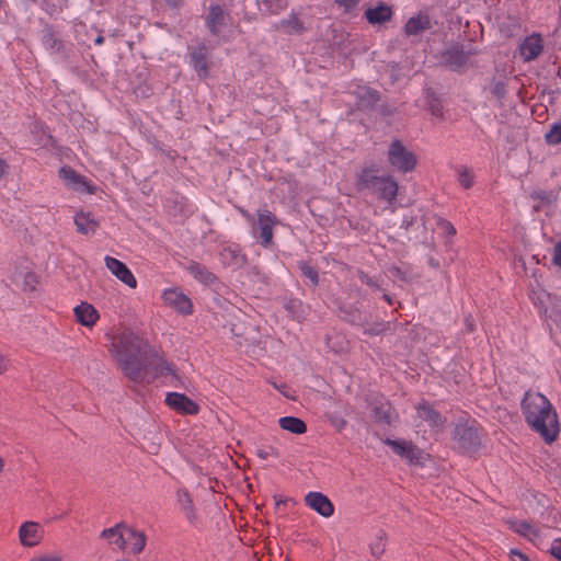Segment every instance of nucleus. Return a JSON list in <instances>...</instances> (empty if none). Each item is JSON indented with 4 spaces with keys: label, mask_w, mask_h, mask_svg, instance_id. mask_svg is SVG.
Returning a JSON list of instances; mask_svg holds the SVG:
<instances>
[{
    "label": "nucleus",
    "mask_w": 561,
    "mask_h": 561,
    "mask_svg": "<svg viewBox=\"0 0 561 561\" xmlns=\"http://www.w3.org/2000/svg\"><path fill=\"white\" fill-rule=\"evenodd\" d=\"M522 412L529 425L546 443H553L560 432L558 414L547 397L527 392L522 401Z\"/></svg>",
    "instance_id": "obj_1"
},
{
    "label": "nucleus",
    "mask_w": 561,
    "mask_h": 561,
    "mask_svg": "<svg viewBox=\"0 0 561 561\" xmlns=\"http://www.w3.org/2000/svg\"><path fill=\"white\" fill-rule=\"evenodd\" d=\"M146 342L137 334L126 331L114 337L111 354L122 366L125 374L134 376L138 370V356L145 350Z\"/></svg>",
    "instance_id": "obj_2"
},
{
    "label": "nucleus",
    "mask_w": 561,
    "mask_h": 561,
    "mask_svg": "<svg viewBox=\"0 0 561 561\" xmlns=\"http://www.w3.org/2000/svg\"><path fill=\"white\" fill-rule=\"evenodd\" d=\"M100 537L108 547L131 554L140 553L146 546L144 533L126 524H117L106 528L100 534Z\"/></svg>",
    "instance_id": "obj_3"
},
{
    "label": "nucleus",
    "mask_w": 561,
    "mask_h": 561,
    "mask_svg": "<svg viewBox=\"0 0 561 561\" xmlns=\"http://www.w3.org/2000/svg\"><path fill=\"white\" fill-rule=\"evenodd\" d=\"M359 185L370 190L385 201L394 199L398 193V183L390 175H379L374 168H367L359 174Z\"/></svg>",
    "instance_id": "obj_4"
},
{
    "label": "nucleus",
    "mask_w": 561,
    "mask_h": 561,
    "mask_svg": "<svg viewBox=\"0 0 561 561\" xmlns=\"http://www.w3.org/2000/svg\"><path fill=\"white\" fill-rule=\"evenodd\" d=\"M45 528L36 520L25 519L16 528V542L22 549H34L39 547L45 540Z\"/></svg>",
    "instance_id": "obj_5"
},
{
    "label": "nucleus",
    "mask_w": 561,
    "mask_h": 561,
    "mask_svg": "<svg viewBox=\"0 0 561 561\" xmlns=\"http://www.w3.org/2000/svg\"><path fill=\"white\" fill-rule=\"evenodd\" d=\"M388 162L393 170L408 173L415 169L417 157L401 141L394 140L388 148Z\"/></svg>",
    "instance_id": "obj_6"
},
{
    "label": "nucleus",
    "mask_w": 561,
    "mask_h": 561,
    "mask_svg": "<svg viewBox=\"0 0 561 561\" xmlns=\"http://www.w3.org/2000/svg\"><path fill=\"white\" fill-rule=\"evenodd\" d=\"M104 265L107 271L125 286L130 289H135L137 287L138 283L135 275L124 262L114 256L105 255Z\"/></svg>",
    "instance_id": "obj_7"
},
{
    "label": "nucleus",
    "mask_w": 561,
    "mask_h": 561,
    "mask_svg": "<svg viewBox=\"0 0 561 561\" xmlns=\"http://www.w3.org/2000/svg\"><path fill=\"white\" fill-rule=\"evenodd\" d=\"M162 300L164 305L181 314L187 316L193 312L191 299L178 287L164 289Z\"/></svg>",
    "instance_id": "obj_8"
},
{
    "label": "nucleus",
    "mask_w": 561,
    "mask_h": 561,
    "mask_svg": "<svg viewBox=\"0 0 561 561\" xmlns=\"http://www.w3.org/2000/svg\"><path fill=\"white\" fill-rule=\"evenodd\" d=\"M165 403L173 411L184 415H195L199 411L195 401L179 392H169L165 396Z\"/></svg>",
    "instance_id": "obj_9"
},
{
    "label": "nucleus",
    "mask_w": 561,
    "mask_h": 561,
    "mask_svg": "<svg viewBox=\"0 0 561 561\" xmlns=\"http://www.w3.org/2000/svg\"><path fill=\"white\" fill-rule=\"evenodd\" d=\"M306 505L324 518L334 514V505L331 500L321 492L311 491L305 496Z\"/></svg>",
    "instance_id": "obj_10"
},
{
    "label": "nucleus",
    "mask_w": 561,
    "mask_h": 561,
    "mask_svg": "<svg viewBox=\"0 0 561 561\" xmlns=\"http://www.w3.org/2000/svg\"><path fill=\"white\" fill-rule=\"evenodd\" d=\"M59 175L64 183L71 190L79 193H93L94 187L87 178L77 173L68 167H64L59 171Z\"/></svg>",
    "instance_id": "obj_11"
},
{
    "label": "nucleus",
    "mask_w": 561,
    "mask_h": 561,
    "mask_svg": "<svg viewBox=\"0 0 561 561\" xmlns=\"http://www.w3.org/2000/svg\"><path fill=\"white\" fill-rule=\"evenodd\" d=\"M385 444L390 446L397 455L408 460L409 462H417L422 454L412 443L401 439H386Z\"/></svg>",
    "instance_id": "obj_12"
},
{
    "label": "nucleus",
    "mask_w": 561,
    "mask_h": 561,
    "mask_svg": "<svg viewBox=\"0 0 561 561\" xmlns=\"http://www.w3.org/2000/svg\"><path fill=\"white\" fill-rule=\"evenodd\" d=\"M11 277L12 282L24 291H35L39 285L38 276L27 267L16 268Z\"/></svg>",
    "instance_id": "obj_13"
},
{
    "label": "nucleus",
    "mask_w": 561,
    "mask_h": 561,
    "mask_svg": "<svg viewBox=\"0 0 561 561\" xmlns=\"http://www.w3.org/2000/svg\"><path fill=\"white\" fill-rule=\"evenodd\" d=\"M533 302L539 308V312L548 320L556 323L561 321V316L556 309H549L547 302L550 300V294L543 289L534 290L531 294Z\"/></svg>",
    "instance_id": "obj_14"
},
{
    "label": "nucleus",
    "mask_w": 561,
    "mask_h": 561,
    "mask_svg": "<svg viewBox=\"0 0 561 561\" xmlns=\"http://www.w3.org/2000/svg\"><path fill=\"white\" fill-rule=\"evenodd\" d=\"M72 219L77 231L82 234L95 233L100 226V220L94 213H75Z\"/></svg>",
    "instance_id": "obj_15"
},
{
    "label": "nucleus",
    "mask_w": 561,
    "mask_h": 561,
    "mask_svg": "<svg viewBox=\"0 0 561 561\" xmlns=\"http://www.w3.org/2000/svg\"><path fill=\"white\" fill-rule=\"evenodd\" d=\"M257 227L253 228V233L260 231L262 244L268 247L272 243V228L275 225V218L271 213H259L256 218Z\"/></svg>",
    "instance_id": "obj_16"
},
{
    "label": "nucleus",
    "mask_w": 561,
    "mask_h": 561,
    "mask_svg": "<svg viewBox=\"0 0 561 561\" xmlns=\"http://www.w3.org/2000/svg\"><path fill=\"white\" fill-rule=\"evenodd\" d=\"M76 320L83 327L92 328L98 322L100 314L89 302H80L73 309Z\"/></svg>",
    "instance_id": "obj_17"
},
{
    "label": "nucleus",
    "mask_w": 561,
    "mask_h": 561,
    "mask_svg": "<svg viewBox=\"0 0 561 561\" xmlns=\"http://www.w3.org/2000/svg\"><path fill=\"white\" fill-rule=\"evenodd\" d=\"M175 500L176 506L185 518L192 524L195 523L197 520V514L188 491L185 489H179L176 491Z\"/></svg>",
    "instance_id": "obj_18"
},
{
    "label": "nucleus",
    "mask_w": 561,
    "mask_h": 561,
    "mask_svg": "<svg viewBox=\"0 0 561 561\" xmlns=\"http://www.w3.org/2000/svg\"><path fill=\"white\" fill-rule=\"evenodd\" d=\"M541 51L542 39L537 34L527 37L519 47L520 56L526 61L537 58L541 54Z\"/></svg>",
    "instance_id": "obj_19"
},
{
    "label": "nucleus",
    "mask_w": 561,
    "mask_h": 561,
    "mask_svg": "<svg viewBox=\"0 0 561 561\" xmlns=\"http://www.w3.org/2000/svg\"><path fill=\"white\" fill-rule=\"evenodd\" d=\"M510 527L513 531L534 543H538L541 540V530L525 520H511Z\"/></svg>",
    "instance_id": "obj_20"
},
{
    "label": "nucleus",
    "mask_w": 561,
    "mask_h": 561,
    "mask_svg": "<svg viewBox=\"0 0 561 561\" xmlns=\"http://www.w3.org/2000/svg\"><path fill=\"white\" fill-rule=\"evenodd\" d=\"M431 26L432 23L430 16L424 13H419L408 20L404 26V31L407 35H417L431 28Z\"/></svg>",
    "instance_id": "obj_21"
},
{
    "label": "nucleus",
    "mask_w": 561,
    "mask_h": 561,
    "mask_svg": "<svg viewBox=\"0 0 561 561\" xmlns=\"http://www.w3.org/2000/svg\"><path fill=\"white\" fill-rule=\"evenodd\" d=\"M391 8L385 3H380L375 8H369L365 12V16L370 24H381L391 19Z\"/></svg>",
    "instance_id": "obj_22"
},
{
    "label": "nucleus",
    "mask_w": 561,
    "mask_h": 561,
    "mask_svg": "<svg viewBox=\"0 0 561 561\" xmlns=\"http://www.w3.org/2000/svg\"><path fill=\"white\" fill-rule=\"evenodd\" d=\"M192 64L194 69L198 72L199 77H207L208 69H209V62L207 59L206 50L204 47H199L195 49L192 55Z\"/></svg>",
    "instance_id": "obj_23"
},
{
    "label": "nucleus",
    "mask_w": 561,
    "mask_h": 561,
    "mask_svg": "<svg viewBox=\"0 0 561 561\" xmlns=\"http://www.w3.org/2000/svg\"><path fill=\"white\" fill-rule=\"evenodd\" d=\"M417 419L426 422L432 428H437L442 425L440 416L432 410L430 405L422 404L416 409Z\"/></svg>",
    "instance_id": "obj_24"
},
{
    "label": "nucleus",
    "mask_w": 561,
    "mask_h": 561,
    "mask_svg": "<svg viewBox=\"0 0 561 561\" xmlns=\"http://www.w3.org/2000/svg\"><path fill=\"white\" fill-rule=\"evenodd\" d=\"M282 430L293 434H304L307 431L305 422L295 416H284L278 420Z\"/></svg>",
    "instance_id": "obj_25"
},
{
    "label": "nucleus",
    "mask_w": 561,
    "mask_h": 561,
    "mask_svg": "<svg viewBox=\"0 0 561 561\" xmlns=\"http://www.w3.org/2000/svg\"><path fill=\"white\" fill-rule=\"evenodd\" d=\"M225 14L220 7H211L208 18H207V24L210 28V31L216 34L218 33L220 26L224 23Z\"/></svg>",
    "instance_id": "obj_26"
},
{
    "label": "nucleus",
    "mask_w": 561,
    "mask_h": 561,
    "mask_svg": "<svg viewBox=\"0 0 561 561\" xmlns=\"http://www.w3.org/2000/svg\"><path fill=\"white\" fill-rule=\"evenodd\" d=\"M386 536L383 534H379L378 536H376V538L371 541L369 548H370V553L375 557V558H380L385 550H386Z\"/></svg>",
    "instance_id": "obj_27"
},
{
    "label": "nucleus",
    "mask_w": 561,
    "mask_h": 561,
    "mask_svg": "<svg viewBox=\"0 0 561 561\" xmlns=\"http://www.w3.org/2000/svg\"><path fill=\"white\" fill-rule=\"evenodd\" d=\"M222 261L225 264L229 265H241L244 262L243 256L236 250L225 249L221 253Z\"/></svg>",
    "instance_id": "obj_28"
},
{
    "label": "nucleus",
    "mask_w": 561,
    "mask_h": 561,
    "mask_svg": "<svg viewBox=\"0 0 561 561\" xmlns=\"http://www.w3.org/2000/svg\"><path fill=\"white\" fill-rule=\"evenodd\" d=\"M257 3L262 10L271 13H277L286 5L283 0H257Z\"/></svg>",
    "instance_id": "obj_29"
},
{
    "label": "nucleus",
    "mask_w": 561,
    "mask_h": 561,
    "mask_svg": "<svg viewBox=\"0 0 561 561\" xmlns=\"http://www.w3.org/2000/svg\"><path fill=\"white\" fill-rule=\"evenodd\" d=\"M190 270L194 277L204 284H210L215 278L211 273L199 265H193Z\"/></svg>",
    "instance_id": "obj_30"
},
{
    "label": "nucleus",
    "mask_w": 561,
    "mask_h": 561,
    "mask_svg": "<svg viewBox=\"0 0 561 561\" xmlns=\"http://www.w3.org/2000/svg\"><path fill=\"white\" fill-rule=\"evenodd\" d=\"M64 558L56 551H43L34 553L27 561H62Z\"/></svg>",
    "instance_id": "obj_31"
},
{
    "label": "nucleus",
    "mask_w": 561,
    "mask_h": 561,
    "mask_svg": "<svg viewBox=\"0 0 561 561\" xmlns=\"http://www.w3.org/2000/svg\"><path fill=\"white\" fill-rule=\"evenodd\" d=\"M458 182L463 188H470L474 183V175L466 168L458 172Z\"/></svg>",
    "instance_id": "obj_32"
},
{
    "label": "nucleus",
    "mask_w": 561,
    "mask_h": 561,
    "mask_svg": "<svg viewBox=\"0 0 561 561\" xmlns=\"http://www.w3.org/2000/svg\"><path fill=\"white\" fill-rule=\"evenodd\" d=\"M378 100V93L371 90H363L359 94L358 105L360 107H367L370 104H374Z\"/></svg>",
    "instance_id": "obj_33"
},
{
    "label": "nucleus",
    "mask_w": 561,
    "mask_h": 561,
    "mask_svg": "<svg viewBox=\"0 0 561 561\" xmlns=\"http://www.w3.org/2000/svg\"><path fill=\"white\" fill-rule=\"evenodd\" d=\"M550 145H558L561 142V124L553 125L545 136Z\"/></svg>",
    "instance_id": "obj_34"
},
{
    "label": "nucleus",
    "mask_w": 561,
    "mask_h": 561,
    "mask_svg": "<svg viewBox=\"0 0 561 561\" xmlns=\"http://www.w3.org/2000/svg\"><path fill=\"white\" fill-rule=\"evenodd\" d=\"M282 26L287 28L288 32L302 31V23L296 15H290L288 19L282 21Z\"/></svg>",
    "instance_id": "obj_35"
},
{
    "label": "nucleus",
    "mask_w": 561,
    "mask_h": 561,
    "mask_svg": "<svg viewBox=\"0 0 561 561\" xmlns=\"http://www.w3.org/2000/svg\"><path fill=\"white\" fill-rule=\"evenodd\" d=\"M449 55L450 62L456 67H460L461 65H463L467 59L466 55H463L460 51H451Z\"/></svg>",
    "instance_id": "obj_36"
},
{
    "label": "nucleus",
    "mask_w": 561,
    "mask_h": 561,
    "mask_svg": "<svg viewBox=\"0 0 561 561\" xmlns=\"http://www.w3.org/2000/svg\"><path fill=\"white\" fill-rule=\"evenodd\" d=\"M552 263L561 268V241L556 243L552 249Z\"/></svg>",
    "instance_id": "obj_37"
},
{
    "label": "nucleus",
    "mask_w": 561,
    "mask_h": 561,
    "mask_svg": "<svg viewBox=\"0 0 561 561\" xmlns=\"http://www.w3.org/2000/svg\"><path fill=\"white\" fill-rule=\"evenodd\" d=\"M256 455L265 460L267 459L268 457H276L277 456V450L274 449L273 447H268V448H259L256 450Z\"/></svg>",
    "instance_id": "obj_38"
},
{
    "label": "nucleus",
    "mask_w": 561,
    "mask_h": 561,
    "mask_svg": "<svg viewBox=\"0 0 561 561\" xmlns=\"http://www.w3.org/2000/svg\"><path fill=\"white\" fill-rule=\"evenodd\" d=\"M438 229L442 231V233L449 237H453L456 233L454 226L448 221L438 222Z\"/></svg>",
    "instance_id": "obj_39"
},
{
    "label": "nucleus",
    "mask_w": 561,
    "mask_h": 561,
    "mask_svg": "<svg viewBox=\"0 0 561 561\" xmlns=\"http://www.w3.org/2000/svg\"><path fill=\"white\" fill-rule=\"evenodd\" d=\"M549 551L554 558L561 561V538L552 541Z\"/></svg>",
    "instance_id": "obj_40"
},
{
    "label": "nucleus",
    "mask_w": 561,
    "mask_h": 561,
    "mask_svg": "<svg viewBox=\"0 0 561 561\" xmlns=\"http://www.w3.org/2000/svg\"><path fill=\"white\" fill-rule=\"evenodd\" d=\"M301 270L302 273L312 282V284L316 285L318 283V274L314 270L307 265H302Z\"/></svg>",
    "instance_id": "obj_41"
},
{
    "label": "nucleus",
    "mask_w": 561,
    "mask_h": 561,
    "mask_svg": "<svg viewBox=\"0 0 561 561\" xmlns=\"http://www.w3.org/2000/svg\"><path fill=\"white\" fill-rule=\"evenodd\" d=\"M359 0H335V2L342 7L345 11L353 9Z\"/></svg>",
    "instance_id": "obj_42"
},
{
    "label": "nucleus",
    "mask_w": 561,
    "mask_h": 561,
    "mask_svg": "<svg viewBox=\"0 0 561 561\" xmlns=\"http://www.w3.org/2000/svg\"><path fill=\"white\" fill-rule=\"evenodd\" d=\"M430 111H431L432 116H434L435 118H437V119L443 118V108H442L440 104H438V103L432 104L430 107Z\"/></svg>",
    "instance_id": "obj_43"
},
{
    "label": "nucleus",
    "mask_w": 561,
    "mask_h": 561,
    "mask_svg": "<svg viewBox=\"0 0 561 561\" xmlns=\"http://www.w3.org/2000/svg\"><path fill=\"white\" fill-rule=\"evenodd\" d=\"M10 367L9 358L0 353V375L4 374Z\"/></svg>",
    "instance_id": "obj_44"
},
{
    "label": "nucleus",
    "mask_w": 561,
    "mask_h": 561,
    "mask_svg": "<svg viewBox=\"0 0 561 561\" xmlns=\"http://www.w3.org/2000/svg\"><path fill=\"white\" fill-rule=\"evenodd\" d=\"M494 93L497 94L499 96L503 95L504 94V87L502 84H496L495 88H494Z\"/></svg>",
    "instance_id": "obj_45"
},
{
    "label": "nucleus",
    "mask_w": 561,
    "mask_h": 561,
    "mask_svg": "<svg viewBox=\"0 0 561 561\" xmlns=\"http://www.w3.org/2000/svg\"><path fill=\"white\" fill-rule=\"evenodd\" d=\"M5 171H7V164L2 159H0V178H2L4 175Z\"/></svg>",
    "instance_id": "obj_46"
},
{
    "label": "nucleus",
    "mask_w": 561,
    "mask_h": 561,
    "mask_svg": "<svg viewBox=\"0 0 561 561\" xmlns=\"http://www.w3.org/2000/svg\"><path fill=\"white\" fill-rule=\"evenodd\" d=\"M180 0H167L168 3H170L171 5H176L179 3Z\"/></svg>",
    "instance_id": "obj_47"
},
{
    "label": "nucleus",
    "mask_w": 561,
    "mask_h": 561,
    "mask_svg": "<svg viewBox=\"0 0 561 561\" xmlns=\"http://www.w3.org/2000/svg\"><path fill=\"white\" fill-rule=\"evenodd\" d=\"M95 43H96L98 45L102 44V43H103V37H102V36H98V37L95 38Z\"/></svg>",
    "instance_id": "obj_48"
}]
</instances>
